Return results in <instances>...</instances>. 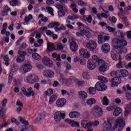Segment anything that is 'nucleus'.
<instances>
[{"instance_id":"50","label":"nucleus","mask_w":131,"mask_h":131,"mask_svg":"<svg viewBox=\"0 0 131 131\" xmlns=\"http://www.w3.org/2000/svg\"><path fill=\"white\" fill-rule=\"evenodd\" d=\"M12 80H13V74L10 73L9 74V80H8V83L9 84H11V82H12Z\"/></svg>"},{"instance_id":"15","label":"nucleus","mask_w":131,"mask_h":131,"mask_svg":"<svg viewBox=\"0 0 131 131\" xmlns=\"http://www.w3.org/2000/svg\"><path fill=\"white\" fill-rule=\"evenodd\" d=\"M94 111L96 112L97 115L99 116V117H101L103 115V110L100 106L96 105L94 107Z\"/></svg>"},{"instance_id":"64","label":"nucleus","mask_w":131,"mask_h":131,"mask_svg":"<svg viewBox=\"0 0 131 131\" xmlns=\"http://www.w3.org/2000/svg\"><path fill=\"white\" fill-rule=\"evenodd\" d=\"M126 59L127 61H130V60H131V53L128 54L126 56Z\"/></svg>"},{"instance_id":"16","label":"nucleus","mask_w":131,"mask_h":131,"mask_svg":"<svg viewBox=\"0 0 131 131\" xmlns=\"http://www.w3.org/2000/svg\"><path fill=\"white\" fill-rule=\"evenodd\" d=\"M79 54L81 55V56H83L84 58H85L86 59H89L90 56H91L90 55V53L86 49H81V51H79Z\"/></svg>"},{"instance_id":"43","label":"nucleus","mask_w":131,"mask_h":131,"mask_svg":"<svg viewBox=\"0 0 131 131\" xmlns=\"http://www.w3.org/2000/svg\"><path fill=\"white\" fill-rule=\"evenodd\" d=\"M88 120H84L82 121L81 125L84 128H86V124H88Z\"/></svg>"},{"instance_id":"58","label":"nucleus","mask_w":131,"mask_h":131,"mask_svg":"<svg viewBox=\"0 0 131 131\" xmlns=\"http://www.w3.org/2000/svg\"><path fill=\"white\" fill-rule=\"evenodd\" d=\"M92 59L93 60H94V61H96L97 63L98 61L102 60V59H99V58L97 55H93L92 56Z\"/></svg>"},{"instance_id":"28","label":"nucleus","mask_w":131,"mask_h":131,"mask_svg":"<svg viewBox=\"0 0 131 131\" xmlns=\"http://www.w3.org/2000/svg\"><path fill=\"white\" fill-rule=\"evenodd\" d=\"M79 97L80 99H82V100H85L88 98V94L84 91H80L79 92Z\"/></svg>"},{"instance_id":"59","label":"nucleus","mask_w":131,"mask_h":131,"mask_svg":"<svg viewBox=\"0 0 131 131\" xmlns=\"http://www.w3.org/2000/svg\"><path fill=\"white\" fill-rule=\"evenodd\" d=\"M7 102H8V99H5L4 100H3V101L1 103L3 107H6V106H7Z\"/></svg>"},{"instance_id":"12","label":"nucleus","mask_w":131,"mask_h":131,"mask_svg":"<svg viewBox=\"0 0 131 131\" xmlns=\"http://www.w3.org/2000/svg\"><path fill=\"white\" fill-rule=\"evenodd\" d=\"M43 64L48 67H52L53 66V61L50 60L48 57H44L42 60Z\"/></svg>"},{"instance_id":"25","label":"nucleus","mask_w":131,"mask_h":131,"mask_svg":"<svg viewBox=\"0 0 131 131\" xmlns=\"http://www.w3.org/2000/svg\"><path fill=\"white\" fill-rule=\"evenodd\" d=\"M111 57H112L113 60H114V61H117L118 60H121V57L120 56V54H118L117 53L112 52Z\"/></svg>"},{"instance_id":"18","label":"nucleus","mask_w":131,"mask_h":131,"mask_svg":"<svg viewBox=\"0 0 131 131\" xmlns=\"http://www.w3.org/2000/svg\"><path fill=\"white\" fill-rule=\"evenodd\" d=\"M44 76L47 78H53L55 76V73L52 71L46 70L44 72Z\"/></svg>"},{"instance_id":"8","label":"nucleus","mask_w":131,"mask_h":131,"mask_svg":"<svg viewBox=\"0 0 131 131\" xmlns=\"http://www.w3.org/2000/svg\"><path fill=\"white\" fill-rule=\"evenodd\" d=\"M38 80H39L38 77L35 75H30L27 78V82H29L31 84L35 83V82H37Z\"/></svg>"},{"instance_id":"60","label":"nucleus","mask_w":131,"mask_h":131,"mask_svg":"<svg viewBox=\"0 0 131 131\" xmlns=\"http://www.w3.org/2000/svg\"><path fill=\"white\" fill-rule=\"evenodd\" d=\"M86 20L88 23H92V20H93V17L92 16L90 15L89 17L86 18Z\"/></svg>"},{"instance_id":"40","label":"nucleus","mask_w":131,"mask_h":131,"mask_svg":"<svg viewBox=\"0 0 131 131\" xmlns=\"http://www.w3.org/2000/svg\"><path fill=\"white\" fill-rule=\"evenodd\" d=\"M103 105H105V106H108L109 105V101L108 100V98L107 97L105 96L103 98V100H102Z\"/></svg>"},{"instance_id":"9","label":"nucleus","mask_w":131,"mask_h":131,"mask_svg":"<svg viewBox=\"0 0 131 131\" xmlns=\"http://www.w3.org/2000/svg\"><path fill=\"white\" fill-rule=\"evenodd\" d=\"M86 47L90 51H94L97 49V42L94 40H91L86 44Z\"/></svg>"},{"instance_id":"2","label":"nucleus","mask_w":131,"mask_h":131,"mask_svg":"<svg viewBox=\"0 0 131 131\" xmlns=\"http://www.w3.org/2000/svg\"><path fill=\"white\" fill-rule=\"evenodd\" d=\"M117 124L116 127L114 128L115 131H121L125 125V122L123 118H119L116 121Z\"/></svg>"},{"instance_id":"24","label":"nucleus","mask_w":131,"mask_h":131,"mask_svg":"<svg viewBox=\"0 0 131 131\" xmlns=\"http://www.w3.org/2000/svg\"><path fill=\"white\" fill-rule=\"evenodd\" d=\"M66 122L67 123H69L71 126H72L73 127H75L76 126H79V123L75 122L74 121H71V120L69 119H66L65 120Z\"/></svg>"},{"instance_id":"20","label":"nucleus","mask_w":131,"mask_h":131,"mask_svg":"<svg viewBox=\"0 0 131 131\" xmlns=\"http://www.w3.org/2000/svg\"><path fill=\"white\" fill-rule=\"evenodd\" d=\"M87 67L89 70H94L96 68V63L92 59H89Z\"/></svg>"},{"instance_id":"38","label":"nucleus","mask_w":131,"mask_h":131,"mask_svg":"<svg viewBox=\"0 0 131 131\" xmlns=\"http://www.w3.org/2000/svg\"><path fill=\"white\" fill-rule=\"evenodd\" d=\"M54 30L56 31V32H57L58 33H60L62 30H65V28L64 27H61L60 28H58V27H55L54 28Z\"/></svg>"},{"instance_id":"57","label":"nucleus","mask_w":131,"mask_h":131,"mask_svg":"<svg viewBox=\"0 0 131 131\" xmlns=\"http://www.w3.org/2000/svg\"><path fill=\"white\" fill-rule=\"evenodd\" d=\"M117 72H119V71H113L111 72V76H112L113 77H114L115 76H117Z\"/></svg>"},{"instance_id":"17","label":"nucleus","mask_w":131,"mask_h":131,"mask_svg":"<svg viewBox=\"0 0 131 131\" xmlns=\"http://www.w3.org/2000/svg\"><path fill=\"white\" fill-rule=\"evenodd\" d=\"M21 69L23 72L26 73V72H29L32 69V67L29 64H26L21 67Z\"/></svg>"},{"instance_id":"19","label":"nucleus","mask_w":131,"mask_h":131,"mask_svg":"<svg viewBox=\"0 0 131 131\" xmlns=\"http://www.w3.org/2000/svg\"><path fill=\"white\" fill-rule=\"evenodd\" d=\"M65 104H66V99L64 98H60L56 101V105L59 107H63Z\"/></svg>"},{"instance_id":"4","label":"nucleus","mask_w":131,"mask_h":131,"mask_svg":"<svg viewBox=\"0 0 131 131\" xmlns=\"http://www.w3.org/2000/svg\"><path fill=\"white\" fill-rule=\"evenodd\" d=\"M121 77H115L113 78L111 80V86L112 88H115V86H117L118 84H120L121 83Z\"/></svg>"},{"instance_id":"31","label":"nucleus","mask_w":131,"mask_h":131,"mask_svg":"<svg viewBox=\"0 0 131 131\" xmlns=\"http://www.w3.org/2000/svg\"><path fill=\"white\" fill-rule=\"evenodd\" d=\"M56 99H58V96L56 95H52L49 99V103L52 104L55 102Z\"/></svg>"},{"instance_id":"55","label":"nucleus","mask_w":131,"mask_h":131,"mask_svg":"<svg viewBox=\"0 0 131 131\" xmlns=\"http://www.w3.org/2000/svg\"><path fill=\"white\" fill-rule=\"evenodd\" d=\"M18 69H19V67L17 66V64H14L13 67L12 69V70H14V71H12V72L13 73H15V71H17V70H18Z\"/></svg>"},{"instance_id":"52","label":"nucleus","mask_w":131,"mask_h":131,"mask_svg":"<svg viewBox=\"0 0 131 131\" xmlns=\"http://www.w3.org/2000/svg\"><path fill=\"white\" fill-rule=\"evenodd\" d=\"M46 3L49 6H52V5H54V4H55V1L53 0H47L46 1Z\"/></svg>"},{"instance_id":"23","label":"nucleus","mask_w":131,"mask_h":131,"mask_svg":"<svg viewBox=\"0 0 131 131\" xmlns=\"http://www.w3.org/2000/svg\"><path fill=\"white\" fill-rule=\"evenodd\" d=\"M47 50L48 51H49V52H52V51H57V49H56L55 45L50 42H48L47 43Z\"/></svg>"},{"instance_id":"62","label":"nucleus","mask_w":131,"mask_h":131,"mask_svg":"<svg viewBox=\"0 0 131 131\" xmlns=\"http://www.w3.org/2000/svg\"><path fill=\"white\" fill-rule=\"evenodd\" d=\"M69 116L70 118H75V115L74 114V112H72L70 113Z\"/></svg>"},{"instance_id":"61","label":"nucleus","mask_w":131,"mask_h":131,"mask_svg":"<svg viewBox=\"0 0 131 131\" xmlns=\"http://www.w3.org/2000/svg\"><path fill=\"white\" fill-rule=\"evenodd\" d=\"M126 100H127V101H130L131 100V94L129 93V92L127 93L126 95Z\"/></svg>"},{"instance_id":"63","label":"nucleus","mask_w":131,"mask_h":131,"mask_svg":"<svg viewBox=\"0 0 131 131\" xmlns=\"http://www.w3.org/2000/svg\"><path fill=\"white\" fill-rule=\"evenodd\" d=\"M126 35L127 38H129V39H131V31H128L126 32Z\"/></svg>"},{"instance_id":"27","label":"nucleus","mask_w":131,"mask_h":131,"mask_svg":"<svg viewBox=\"0 0 131 131\" xmlns=\"http://www.w3.org/2000/svg\"><path fill=\"white\" fill-rule=\"evenodd\" d=\"M122 112V110H121V108L117 107L115 108V111L113 112V115L114 116H115V117L118 116V115H120V114Z\"/></svg>"},{"instance_id":"46","label":"nucleus","mask_w":131,"mask_h":131,"mask_svg":"<svg viewBox=\"0 0 131 131\" xmlns=\"http://www.w3.org/2000/svg\"><path fill=\"white\" fill-rule=\"evenodd\" d=\"M122 19L126 26H128V25H129V24L128 23V19H127L126 17H123Z\"/></svg>"},{"instance_id":"34","label":"nucleus","mask_w":131,"mask_h":131,"mask_svg":"<svg viewBox=\"0 0 131 131\" xmlns=\"http://www.w3.org/2000/svg\"><path fill=\"white\" fill-rule=\"evenodd\" d=\"M32 57L34 60H37V61H39V60L41 59V56L39 55V54L34 53L32 54Z\"/></svg>"},{"instance_id":"45","label":"nucleus","mask_w":131,"mask_h":131,"mask_svg":"<svg viewBox=\"0 0 131 131\" xmlns=\"http://www.w3.org/2000/svg\"><path fill=\"white\" fill-rule=\"evenodd\" d=\"M93 123L91 122H87V124L86 125V129H89V128H92L93 127Z\"/></svg>"},{"instance_id":"13","label":"nucleus","mask_w":131,"mask_h":131,"mask_svg":"<svg viewBox=\"0 0 131 131\" xmlns=\"http://www.w3.org/2000/svg\"><path fill=\"white\" fill-rule=\"evenodd\" d=\"M22 123L24 124V125L21 126L23 129H24L25 130H31V129H32V127L29 126V122H28V121H23Z\"/></svg>"},{"instance_id":"54","label":"nucleus","mask_w":131,"mask_h":131,"mask_svg":"<svg viewBox=\"0 0 131 131\" xmlns=\"http://www.w3.org/2000/svg\"><path fill=\"white\" fill-rule=\"evenodd\" d=\"M78 4L79 6H86V3H85L83 1L81 0H78Z\"/></svg>"},{"instance_id":"3","label":"nucleus","mask_w":131,"mask_h":131,"mask_svg":"<svg viewBox=\"0 0 131 131\" xmlns=\"http://www.w3.org/2000/svg\"><path fill=\"white\" fill-rule=\"evenodd\" d=\"M98 64L99 67V71L100 72L103 73L107 71L109 69L108 68V66L106 64V62L102 60H99L98 61Z\"/></svg>"},{"instance_id":"22","label":"nucleus","mask_w":131,"mask_h":131,"mask_svg":"<svg viewBox=\"0 0 131 131\" xmlns=\"http://www.w3.org/2000/svg\"><path fill=\"white\" fill-rule=\"evenodd\" d=\"M21 91L23 92V94L26 97H30V96H34V95H35V93H34V92L33 91H30L29 93L27 92L25 88H22Z\"/></svg>"},{"instance_id":"51","label":"nucleus","mask_w":131,"mask_h":131,"mask_svg":"<svg viewBox=\"0 0 131 131\" xmlns=\"http://www.w3.org/2000/svg\"><path fill=\"white\" fill-rule=\"evenodd\" d=\"M32 15L30 14L28 17L25 18V21L29 22V21H30V20H32Z\"/></svg>"},{"instance_id":"14","label":"nucleus","mask_w":131,"mask_h":131,"mask_svg":"<svg viewBox=\"0 0 131 131\" xmlns=\"http://www.w3.org/2000/svg\"><path fill=\"white\" fill-rule=\"evenodd\" d=\"M101 50L104 54H108L110 52V45L108 43H103L102 45Z\"/></svg>"},{"instance_id":"37","label":"nucleus","mask_w":131,"mask_h":131,"mask_svg":"<svg viewBox=\"0 0 131 131\" xmlns=\"http://www.w3.org/2000/svg\"><path fill=\"white\" fill-rule=\"evenodd\" d=\"M125 65L124 64V62H121L120 60H119V62L117 64V68H119L120 69H121V68H124Z\"/></svg>"},{"instance_id":"21","label":"nucleus","mask_w":131,"mask_h":131,"mask_svg":"<svg viewBox=\"0 0 131 131\" xmlns=\"http://www.w3.org/2000/svg\"><path fill=\"white\" fill-rule=\"evenodd\" d=\"M112 124H111V121L108 120L107 122H104L102 123V126L106 130H110L111 129Z\"/></svg>"},{"instance_id":"1","label":"nucleus","mask_w":131,"mask_h":131,"mask_svg":"<svg viewBox=\"0 0 131 131\" xmlns=\"http://www.w3.org/2000/svg\"><path fill=\"white\" fill-rule=\"evenodd\" d=\"M98 79L100 81L98 82L95 84V89L99 92H105L107 90V86L105 83L108 82V79L103 76H99Z\"/></svg>"},{"instance_id":"42","label":"nucleus","mask_w":131,"mask_h":131,"mask_svg":"<svg viewBox=\"0 0 131 131\" xmlns=\"http://www.w3.org/2000/svg\"><path fill=\"white\" fill-rule=\"evenodd\" d=\"M78 18V17H77L76 15H69L68 16V19H69V20H75L76 19H77Z\"/></svg>"},{"instance_id":"7","label":"nucleus","mask_w":131,"mask_h":131,"mask_svg":"<svg viewBox=\"0 0 131 131\" xmlns=\"http://www.w3.org/2000/svg\"><path fill=\"white\" fill-rule=\"evenodd\" d=\"M57 8L59 11H58L59 17H64L65 14H68V10L65 7H63L62 5H58Z\"/></svg>"},{"instance_id":"48","label":"nucleus","mask_w":131,"mask_h":131,"mask_svg":"<svg viewBox=\"0 0 131 131\" xmlns=\"http://www.w3.org/2000/svg\"><path fill=\"white\" fill-rule=\"evenodd\" d=\"M11 122L12 123H15V124H16V125H20V123L19 122V121H18V120H17V119L13 118L11 119Z\"/></svg>"},{"instance_id":"35","label":"nucleus","mask_w":131,"mask_h":131,"mask_svg":"<svg viewBox=\"0 0 131 131\" xmlns=\"http://www.w3.org/2000/svg\"><path fill=\"white\" fill-rule=\"evenodd\" d=\"M77 25H78V29L80 30V32H82V31L85 30L84 28V26L82 24L80 23H77Z\"/></svg>"},{"instance_id":"39","label":"nucleus","mask_w":131,"mask_h":131,"mask_svg":"<svg viewBox=\"0 0 131 131\" xmlns=\"http://www.w3.org/2000/svg\"><path fill=\"white\" fill-rule=\"evenodd\" d=\"M10 4L11 5V6L15 7L19 5V2L17 0H12V1L10 2Z\"/></svg>"},{"instance_id":"10","label":"nucleus","mask_w":131,"mask_h":131,"mask_svg":"<svg viewBox=\"0 0 131 131\" xmlns=\"http://www.w3.org/2000/svg\"><path fill=\"white\" fill-rule=\"evenodd\" d=\"M18 57L16 58V61L17 62H23L25 60V56L27 55L26 52L18 51Z\"/></svg>"},{"instance_id":"49","label":"nucleus","mask_w":131,"mask_h":131,"mask_svg":"<svg viewBox=\"0 0 131 131\" xmlns=\"http://www.w3.org/2000/svg\"><path fill=\"white\" fill-rule=\"evenodd\" d=\"M123 90H124V91H131V87L129 86V84H128L123 87Z\"/></svg>"},{"instance_id":"41","label":"nucleus","mask_w":131,"mask_h":131,"mask_svg":"<svg viewBox=\"0 0 131 131\" xmlns=\"http://www.w3.org/2000/svg\"><path fill=\"white\" fill-rule=\"evenodd\" d=\"M82 76L84 79H90V74H89V72H84L82 74Z\"/></svg>"},{"instance_id":"30","label":"nucleus","mask_w":131,"mask_h":131,"mask_svg":"<svg viewBox=\"0 0 131 131\" xmlns=\"http://www.w3.org/2000/svg\"><path fill=\"white\" fill-rule=\"evenodd\" d=\"M86 103L89 106H92L93 104H96V103H97V101H96V99L94 98H90L87 100Z\"/></svg>"},{"instance_id":"32","label":"nucleus","mask_w":131,"mask_h":131,"mask_svg":"<svg viewBox=\"0 0 131 131\" xmlns=\"http://www.w3.org/2000/svg\"><path fill=\"white\" fill-rule=\"evenodd\" d=\"M89 94L90 95H96L97 93V89H96V86L94 87H90L89 89Z\"/></svg>"},{"instance_id":"33","label":"nucleus","mask_w":131,"mask_h":131,"mask_svg":"<svg viewBox=\"0 0 131 131\" xmlns=\"http://www.w3.org/2000/svg\"><path fill=\"white\" fill-rule=\"evenodd\" d=\"M98 43L100 45H102V43L105 42V39L104 38V36L103 35H99L98 36Z\"/></svg>"},{"instance_id":"53","label":"nucleus","mask_w":131,"mask_h":131,"mask_svg":"<svg viewBox=\"0 0 131 131\" xmlns=\"http://www.w3.org/2000/svg\"><path fill=\"white\" fill-rule=\"evenodd\" d=\"M106 28L108 29V31H109V32H115V28H113L112 27L110 26L106 27Z\"/></svg>"},{"instance_id":"29","label":"nucleus","mask_w":131,"mask_h":131,"mask_svg":"<svg viewBox=\"0 0 131 131\" xmlns=\"http://www.w3.org/2000/svg\"><path fill=\"white\" fill-rule=\"evenodd\" d=\"M119 72H120L122 77H126V76H128V72L126 70H120L119 71Z\"/></svg>"},{"instance_id":"5","label":"nucleus","mask_w":131,"mask_h":131,"mask_svg":"<svg viewBox=\"0 0 131 131\" xmlns=\"http://www.w3.org/2000/svg\"><path fill=\"white\" fill-rule=\"evenodd\" d=\"M66 114L65 113H61V112H56L54 114V119L55 121H61L62 119H65Z\"/></svg>"},{"instance_id":"44","label":"nucleus","mask_w":131,"mask_h":131,"mask_svg":"<svg viewBox=\"0 0 131 131\" xmlns=\"http://www.w3.org/2000/svg\"><path fill=\"white\" fill-rule=\"evenodd\" d=\"M77 1H75L73 2L71 5H70V8L72 9V10H73V9H75L77 7V4H76Z\"/></svg>"},{"instance_id":"26","label":"nucleus","mask_w":131,"mask_h":131,"mask_svg":"<svg viewBox=\"0 0 131 131\" xmlns=\"http://www.w3.org/2000/svg\"><path fill=\"white\" fill-rule=\"evenodd\" d=\"M113 51V53L119 55V54H121V47L118 46V45H116V46H114V48Z\"/></svg>"},{"instance_id":"36","label":"nucleus","mask_w":131,"mask_h":131,"mask_svg":"<svg viewBox=\"0 0 131 131\" xmlns=\"http://www.w3.org/2000/svg\"><path fill=\"white\" fill-rule=\"evenodd\" d=\"M81 33L83 34V35H84L86 36V37H88V38H90V37H91V32H90V31H89L84 30Z\"/></svg>"},{"instance_id":"47","label":"nucleus","mask_w":131,"mask_h":131,"mask_svg":"<svg viewBox=\"0 0 131 131\" xmlns=\"http://www.w3.org/2000/svg\"><path fill=\"white\" fill-rule=\"evenodd\" d=\"M48 12L50 14V15H52V16H54V9H53L52 7H48Z\"/></svg>"},{"instance_id":"11","label":"nucleus","mask_w":131,"mask_h":131,"mask_svg":"<svg viewBox=\"0 0 131 131\" xmlns=\"http://www.w3.org/2000/svg\"><path fill=\"white\" fill-rule=\"evenodd\" d=\"M70 47L73 52L76 53V52H77V50H78V45H77L76 41H74L73 39H71Z\"/></svg>"},{"instance_id":"56","label":"nucleus","mask_w":131,"mask_h":131,"mask_svg":"<svg viewBox=\"0 0 131 131\" xmlns=\"http://www.w3.org/2000/svg\"><path fill=\"white\" fill-rule=\"evenodd\" d=\"M100 124V122L97 120H95L94 122H92V125L93 126H98Z\"/></svg>"},{"instance_id":"6","label":"nucleus","mask_w":131,"mask_h":131,"mask_svg":"<svg viewBox=\"0 0 131 131\" xmlns=\"http://www.w3.org/2000/svg\"><path fill=\"white\" fill-rule=\"evenodd\" d=\"M113 42V43H115V45H117L120 48H123V47L127 46V42L125 40H121L118 39H114Z\"/></svg>"}]
</instances>
